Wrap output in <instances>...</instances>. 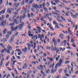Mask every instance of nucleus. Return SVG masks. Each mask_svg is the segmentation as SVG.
Listing matches in <instances>:
<instances>
[{
    "label": "nucleus",
    "mask_w": 78,
    "mask_h": 78,
    "mask_svg": "<svg viewBox=\"0 0 78 78\" xmlns=\"http://www.w3.org/2000/svg\"><path fill=\"white\" fill-rule=\"evenodd\" d=\"M6 20H5L4 21H2L1 23V25L3 27H5V26L6 25Z\"/></svg>",
    "instance_id": "f257e3e1"
},
{
    "label": "nucleus",
    "mask_w": 78,
    "mask_h": 78,
    "mask_svg": "<svg viewBox=\"0 0 78 78\" xmlns=\"http://www.w3.org/2000/svg\"><path fill=\"white\" fill-rule=\"evenodd\" d=\"M15 24L14 23H11L10 24V26H12L11 27V28L12 30V31H14V27L13 26Z\"/></svg>",
    "instance_id": "f03ea898"
},
{
    "label": "nucleus",
    "mask_w": 78,
    "mask_h": 78,
    "mask_svg": "<svg viewBox=\"0 0 78 78\" xmlns=\"http://www.w3.org/2000/svg\"><path fill=\"white\" fill-rule=\"evenodd\" d=\"M32 7H33V8H36L37 9L38 8H39V7L37 5V4L35 3H33L32 4Z\"/></svg>",
    "instance_id": "7ed1b4c3"
},
{
    "label": "nucleus",
    "mask_w": 78,
    "mask_h": 78,
    "mask_svg": "<svg viewBox=\"0 0 78 78\" xmlns=\"http://www.w3.org/2000/svg\"><path fill=\"white\" fill-rule=\"evenodd\" d=\"M27 50H28V48L27 47H25L24 49L23 48L22 49V51L24 53H25L27 51Z\"/></svg>",
    "instance_id": "20e7f679"
},
{
    "label": "nucleus",
    "mask_w": 78,
    "mask_h": 78,
    "mask_svg": "<svg viewBox=\"0 0 78 78\" xmlns=\"http://www.w3.org/2000/svg\"><path fill=\"white\" fill-rule=\"evenodd\" d=\"M29 44V43H27V45H28L27 48H28V50H30V49H31V44Z\"/></svg>",
    "instance_id": "39448f33"
},
{
    "label": "nucleus",
    "mask_w": 78,
    "mask_h": 78,
    "mask_svg": "<svg viewBox=\"0 0 78 78\" xmlns=\"http://www.w3.org/2000/svg\"><path fill=\"white\" fill-rule=\"evenodd\" d=\"M14 37H15V35H14L11 38V39L10 40V42L12 43L13 41V40L14 39Z\"/></svg>",
    "instance_id": "423d86ee"
},
{
    "label": "nucleus",
    "mask_w": 78,
    "mask_h": 78,
    "mask_svg": "<svg viewBox=\"0 0 78 78\" xmlns=\"http://www.w3.org/2000/svg\"><path fill=\"white\" fill-rule=\"evenodd\" d=\"M24 25V23L23 22H21V24L19 26L20 29H21L22 27H23V26Z\"/></svg>",
    "instance_id": "0eeeda50"
},
{
    "label": "nucleus",
    "mask_w": 78,
    "mask_h": 78,
    "mask_svg": "<svg viewBox=\"0 0 78 78\" xmlns=\"http://www.w3.org/2000/svg\"><path fill=\"white\" fill-rule=\"evenodd\" d=\"M14 22L15 23H16V24H19V20H18L17 21V19H14Z\"/></svg>",
    "instance_id": "6e6552de"
},
{
    "label": "nucleus",
    "mask_w": 78,
    "mask_h": 78,
    "mask_svg": "<svg viewBox=\"0 0 78 78\" xmlns=\"http://www.w3.org/2000/svg\"><path fill=\"white\" fill-rule=\"evenodd\" d=\"M22 12H23V13H25V12H26V13H28V12H29V11L27 9H25L23 10Z\"/></svg>",
    "instance_id": "1a4fd4ad"
},
{
    "label": "nucleus",
    "mask_w": 78,
    "mask_h": 78,
    "mask_svg": "<svg viewBox=\"0 0 78 78\" xmlns=\"http://www.w3.org/2000/svg\"><path fill=\"white\" fill-rule=\"evenodd\" d=\"M37 28L38 29V31L39 32L38 33H41V28L40 27H37Z\"/></svg>",
    "instance_id": "9d476101"
},
{
    "label": "nucleus",
    "mask_w": 78,
    "mask_h": 78,
    "mask_svg": "<svg viewBox=\"0 0 78 78\" xmlns=\"http://www.w3.org/2000/svg\"><path fill=\"white\" fill-rule=\"evenodd\" d=\"M6 11V8H5L3 10H2L0 12L2 15V14H4L5 12V11Z\"/></svg>",
    "instance_id": "9b49d317"
},
{
    "label": "nucleus",
    "mask_w": 78,
    "mask_h": 78,
    "mask_svg": "<svg viewBox=\"0 0 78 78\" xmlns=\"http://www.w3.org/2000/svg\"><path fill=\"white\" fill-rule=\"evenodd\" d=\"M47 58L48 59H49L50 61L52 62V61H53V58L48 57H47Z\"/></svg>",
    "instance_id": "f8f14e48"
},
{
    "label": "nucleus",
    "mask_w": 78,
    "mask_h": 78,
    "mask_svg": "<svg viewBox=\"0 0 78 78\" xmlns=\"http://www.w3.org/2000/svg\"><path fill=\"white\" fill-rule=\"evenodd\" d=\"M6 50V48H4V49H3L1 51V52L2 53H4V51H5Z\"/></svg>",
    "instance_id": "ddd939ff"
},
{
    "label": "nucleus",
    "mask_w": 78,
    "mask_h": 78,
    "mask_svg": "<svg viewBox=\"0 0 78 78\" xmlns=\"http://www.w3.org/2000/svg\"><path fill=\"white\" fill-rule=\"evenodd\" d=\"M11 12L12 11L11 10V8H9L7 10V12H9V13L11 14Z\"/></svg>",
    "instance_id": "4468645a"
},
{
    "label": "nucleus",
    "mask_w": 78,
    "mask_h": 78,
    "mask_svg": "<svg viewBox=\"0 0 78 78\" xmlns=\"http://www.w3.org/2000/svg\"><path fill=\"white\" fill-rule=\"evenodd\" d=\"M73 63L75 65L76 64V62H72L71 64V66L72 67H73Z\"/></svg>",
    "instance_id": "2eb2a0df"
},
{
    "label": "nucleus",
    "mask_w": 78,
    "mask_h": 78,
    "mask_svg": "<svg viewBox=\"0 0 78 78\" xmlns=\"http://www.w3.org/2000/svg\"><path fill=\"white\" fill-rule=\"evenodd\" d=\"M60 57V55H58L57 57H56L55 60L56 61H58V60H59V58Z\"/></svg>",
    "instance_id": "dca6fc26"
},
{
    "label": "nucleus",
    "mask_w": 78,
    "mask_h": 78,
    "mask_svg": "<svg viewBox=\"0 0 78 78\" xmlns=\"http://www.w3.org/2000/svg\"><path fill=\"white\" fill-rule=\"evenodd\" d=\"M50 69H48L46 70V71H45V73L47 74H48V73L49 72H50Z\"/></svg>",
    "instance_id": "f3484780"
},
{
    "label": "nucleus",
    "mask_w": 78,
    "mask_h": 78,
    "mask_svg": "<svg viewBox=\"0 0 78 78\" xmlns=\"http://www.w3.org/2000/svg\"><path fill=\"white\" fill-rule=\"evenodd\" d=\"M6 31H7V30H6V29H4V31H3V34H5V33H6Z\"/></svg>",
    "instance_id": "a211bd4d"
},
{
    "label": "nucleus",
    "mask_w": 78,
    "mask_h": 78,
    "mask_svg": "<svg viewBox=\"0 0 78 78\" xmlns=\"http://www.w3.org/2000/svg\"><path fill=\"white\" fill-rule=\"evenodd\" d=\"M34 2V0H30L29 2V4H32V3H33Z\"/></svg>",
    "instance_id": "6ab92c4d"
},
{
    "label": "nucleus",
    "mask_w": 78,
    "mask_h": 78,
    "mask_svg": "<svg viewBox=\"0 0 78 78\" xmlns=\"http://www.w3.org/2000/svg\"><path fill=\"white\" fill-rule=\"evenodd\" d=\"M55 26V29H58V28H59V27H58V24H56Z\"/></svg>",
    "instance_id": "aec40b11"
},
{
    "label": "nucleus",
    "mask_w": 78,
    "mask_h": 78,
    "mask_svg": "<svg viewBox=\"0 0 78 78\" xmlns=\"http://www.w3.org/2000/svg\"><path fill=\"white\" fill-rule=\"evenodd\" d=\"M53 25H57L58 24V23H57V22H56L55 20L54 21H53Z\"/></svg>",
    "instance_id": "412c9836"
},
{
    "label": "nucleus",
    "mask_w": 78,
    "mask_h": 78,
    "mask_svg": "<svg viewBox=\"0 0 78 78\" xmlns=\"http://www.w3.org/2000/svg\"><path fill=\"white\" fill-rule=\"evenodd\" d=\"M60 17L61 18L62 20H63V21H66V20L63 17H62V16H60Z\"/></svg>",
    "instance_id": "4be33fe9"
},
{
    "label": "nucleus",
    "mask_w": 78,
    "mask_h": 78,
    "mask_svg": "<svg viewBox=\"0 0 78 78\" xmlns=\"http://www.w3.org/2000/svg\"><path fill=\"white\" fill-rule=\"evenodd\" d=\"M63 62V61L62 59H60L59 60V63L62 64Z\"/></svg>",
    "instance_id": "5701e85b"
},
{
    "label": "nucleus",
    "mask_w": 78,
    "mask_h": 78,
    "mask_svg": "<svg viewBox=\"0 0 78 78\" xmlns=\"http://www.w3.org/2000/svg\"><path fill=\"white\" fill-rule=\"evenodd\" d=\"M26 17V15H25V14H24L23 16H22V18H23V19H24V18H25Z\"/></svg>",
    "instance_id": "b1692460"
},
{
    "label": "nucleus",
    "mask_w": 78,
    "mask_h": 78,
    "mask_svg": "<svg viewBox=\"0 0 78 78\" xmlns=\"http://www.w3.org/2000/svg\"><path fill=\"white\" fill-rule=\"evenodd\" d=\"M9 35H11L12 34V31H9L7 33Z\"/></svg>",
    "instance_id": "393cba45"
},
{
    "label": "nucleus",
    "mask_w": 78,
    "mask_h": 78,
    "mask_svg": "<svg viewBox=\"0 0 78 78\" xmlns=\"http://www.w3.org/2000/svg\"><path fill=\"white\" fill-rule=\"evenodd\" d=\"M22 16H20V23H21L22 22Z\"/></svg>",
    "instance_id": "a878e982"
},
{
    "label": "nucleus",
    "mask_w": 78,
    "mask_h": 78,
    "mask_svg": "<svg viewBox=\"0 0 78 78\" xmlns=\"http://www.w3.org/2000/svg\"><path fill=\"white\" fill-rule=\"evenodd\" d=\"M57 64L58 66V67H60L61 65H62L61 64V63H60L59 62H58Z\"/></svg>",
    "instance_id": "bb28decb"
},
{
    "label": "nucleus",
    "mask_w": 78,
    "mask_h": 78,
    "mask_svg": "<svg viewBox=\"0 0 78 78\" xmlns=\"http://www.w3.org/2000/svg\"><path fill=\"white\" fill-rule=\"evenodd\" d=\"M12 48L11 46L9 47L8 49H9L10 51H11V50H12Z\"/></svg>",
    "instance_id": "cd10ccee"
},
{
    "label": "nucleus",
    "mask_w": 78,
    "mask_h": 78,
    "mask_svg": "<svg viewBox=\"0 0 78 78\" xmlns=\"http://www.w3.org/2000/svg\"><path fill=\"white\" fill-rule=\"evenodd\" d=\"M0 45H1V46H2V47H3V48H5V45H4V44H3L2 43H1L0 44Z\"/></svg>",
    "instance_id": "c85d7f7f"
},
{
    "label": "nucleus",
    "mask_w": 78,
    "mask_h": 78,
    "mask_svg": "<svg viewBox=\"0 0 78 78\" xmlns=\"http://www.w3.org/2000/svg\"><path fill=\"white\" fill-rule=\"evenodd\" d=\"M55 73V71H54L53 69H52L51 71V73Z\"/></svg>",
    "instance_id": "c756f323"
},
{
    "label": "nucleus",
    "mask_w": 78,
    "mask_h": 78,
    "mask_svg": "<svg viewBox=\"0 0 78 78\" xmlns=\"http://www.w3.org/2000/svg\"><path fill=\"white\" fill-rule=\"evenodd\" d=\"M71 57H73V55L74 56H75V54H74V53H73V52H71Z\"/></svg>",
    "instance_id": "7c9ffc66"
},
{
    "label": "nucleus",
    "mask_w": 78,
    "mask_h": 78,
    "mask_svg": "<svg viewBox=\"0 0 78 78\" xmlns=\"http://www.w3.org/2000/svg\"><path fill=\"white\" fill-rule=\"evenodd\" d=\"M64 35L63 34H60L59 35V37H64Z\"/></svg>",
    "instance_id": "2f4dec72"
},
{
    "label": "nucleus",
    "mask_w": 78,
    "mask_h": 78,
    "mask_svg": "<svg viewBox=\"0 0 78 78\" xmlns=\"http://www.w3.org/2000/svg\"><path fill=\"white\" fill-rule=\"evenodd\" d=\"M37 71V69H35V70H33V72L34 73H36V72Z\"/></svg>",
    "instance_id": "473e14b6"
},
{
    "label": "nucleus",
    "mask_w": 78,
    "mask_h": 78,
    "mask_svg": "<svg viewBox=\"0 0 78 78\" xmlns=\"http://www.w3.org/2000/svg\"><path fill=\"white\" fill-rule=\"evenodd\" d=\"M25 4V2H24V0H23V1H22L21 3V4L22 5H23Z\"/></svg>",
    "instance_id": "72a5a7b5"
},
{
    "label": "nucleus",
    "mask_w": 78,
    "mask_h": 78,
    "mask_svg": "<svg viewBox=\"0 0 78 78\" xmlns=\"http://www.w3.org/2000/svg\"><path fill=\"white\" fill-rule=\"evenodd\" d=\"M62 2H63V3H66L67 4H68V2L66 1H65V0H62Z\"/></svg>",
    "instance_id": "f704fd0d"
},
{
    "label": "nucleus",
    "mask_w": 78,
    "mask_h": 78,
    "mask_svg": "<svg viewBox=\"0 0 78 78\" xmlns=\"http://www.w3.org/2000/svg\"><path fill=\"white\" fill-rule=\"evenodd\" d=\"M19 28V26H16V27H14V30H17L18 28Z\"/></svg>",
    "instance_id": "c9c22d12"
},
{
    "label": "nucleus",
    "mask_w": 78,
    "mask_h": 78,
    "mask_svg": "<svg viewBox=\"0 0 78 78\" xmlns=\"http://www.w3.org/2000/svg\"><path fill=\"white\" fill-rule=\"evenodd\" d=\"M20 51L21 50L19 48H17L15 50V51Z\"/></svg>",
    "instance_id": "e433bc0d"
},
{
    "label": "nucleus",
    "mask_w": 78,
    "mask_h": 78,
    "mask_svg": "<svg viewBox=\"0 0 78 78\" xmlns=\"http://www.w3.org/2000/svg\"><path fill=\"white\" fill-rule=\"evenodd\" d=\"M11 73L12 74V75L13 78H14V76H15V75H14V73L12 72H11Z\"/></svg>",
    "instance_id": "4c0bfd02"
},
{
    "label": "nucleus",
    "mask_w": 78,
    "mask_h": 78,
    "mask_svg": "<svg viewBox=\"0 0 78 78\" xmlns=\"http://www.w3.org/2000/svg\"><path fill=\"white\" fill-rule=\"evenodd\" d=\"M42 4L39 5L38 6V8H42Z\"/></svg>",
    "instance_id": "58836bf2"
},
{
    "label": "nucleus",
    "mask_w": 78,
    "mask_h": 78,
    "mask_svg": "<svg viewBox=\"0 0 78 78\" xmlns=\"http://www.w3.org/2000/svg\"><path fill=\"white\" fill-rule=\"evenodd\" d=\"M54 45L55 46H56V45H57V41H55L54 42Z\"/></svg>",
    "instance_id": "ea45409f"
},
{
    "label": "nucleus",
    "mask_w": 78,
    "mask_h": 78,
    "mask_svg": "<svg viewBox=\"0 0 78 78\" xmlns=\"http://www.w3.org/2000/svg\"><path fill=\"white\" fill-rule=\"evenodd\" d=\"M31 31H29V32H28V35L29 36H30V34H31Z\"/></svg>",
    "instance_id": "a19ab883"
},
{
    "label": "nucleus",
    "mask_w": 78,
    "mask_h": 78,
    "mask_svg": "<svg viewBox=\"0 0 78 78\" xmlns=\"http://www.w3.org/2000/svg\"><path fill=\"white\" fill-rule=\"evenodd\" d=\"M31 25L30 23L28 25V28L29 29H31V27H30V25Z\"/></svg>",
    "instance_id": "79ce46f5"
},
{
    "label": "nucleus",
    "mask_w": 78,
    "mask_h": 78,
    "mask_svg": "<svg viewBox=\"0 0 78 78\" xmlns=\"http://www.w3.org/2000/svg\"><path fill=\"white\" fill-rule=\"evenodd\" d=\"M9 65V62H8L5 65V66L7 67V66H8Z\"/></svg>",
    "instance_id": "37998d69"
},
{
    "label": "nucleus",
    "mask_w": 78,
    "mask_h": 78,
    "mask_svg": "<svg viewBox=\"0 0 78 78\" xmlns=\"http://www.w3.org/2000/svg\"><path fill=\"white\" fill-rule=\"evenodd\" d=\"M3 3V1L2 0H0V5H1Z\"/></svg>",
    "instance_id": "c03bdc74"
},
{
    "label": "nucleus",
    "mask_w": 78,
    "mask_h": 78,
    "mask_svg": "<svg viewBox=\"0 0 78 78\" xmlns=\"http://www.w3.org/2000/svg\"><path fill=\"white\" fill-rule=\"evenodd\" d=\"M43 7V8L45 7V2H44L42 3Z\"/></svg>",
    "instance_id": "a18cd8bd"
},
{
    "label": "nucleus",
    "mask_w": 78,
    "mask_h": 78,
    "mask_svg": "<svg viewBox=\"0 0 78 78\" xmlns=\"http://www.w3.org/2000/svg\"><path fill=\"white\" fill-rule=\"evenodd\" d=\"M29 0H25V3H26L27 4V3H28Z\"/></svg>",
    "instance_id": "49530a36"
},
{
    "label": "nucleus",
    "mask_w": 78,
    "mask_h": 78,
    "mask_svg": "<svg viewBox=\"0 0 78 78\" xmlns=\"http://www.w3.org/2000/svg\"><path fill=\"white\" fill-rule=\"evenodd\" d=\"M72 17H73V18H74V19H75L76 18V16L75 15H73Z\"/></svg>",
    "instance_id": "de8ad7c7"
},
{
    "label": "nucleus",
    "mask_w": 78,
    "mask_h": 78,
    "mask_svg": "<svg viewBox=\"0 0 78 78\" xmlns=\"http://www.w3.org/2000/svg\"><path fill=\"white\" fill-rule=\"evenodd\" d=\"M17 62V61L16 60H15L13 61V66H14L15 65V62Z\"/></svg>",
    "instance_id": "09e8293b"
},
{
    "label": "nucleus",
    "mask_w": 78,
    "mask_h": 78,
    "mask_svg": "<svg viewBox=\"0 0 78 78\" xmlns=\"http://www.w3.org/2000/svg\"><path fill=\"white\" fill-rule=\"evenodd\" d=\"M68 49H73V48L71 47H68L67 48Z\"/></svg>",
    "instance_id": "8fccbe9b"
},
{
    "label": "nucleus",
    "mask_w": 78,
    "mask_h": 78,
    "mask_svg": "<svg viewBox=\"0 0 78 78\" xmlns=\"http://www.w3.org/2000/svg\"><path fill=\"white\" fill-rule=\"evenodd\" d=\"M65 8L66 9H67V11H69V9H70V8H67V7H65Z\"/></svg>",
    "instance_id": "3c124183"
},
{
    "label": "nucleus",
    "mask_w": 78,
    "mask_h": 78,
    "mask_svg": "<svg viewBox=\"0 0 78 78\" xmlns=\"http://www.w3.org/2000/svg\"><path fill=\"white\" fill-rule=\"evenodd\" d=\"M1 42H4L5 41V38H2L1 40Z\"/></svg>",
    "instance_id": "603ef678"
},
{
    "label": "nucleus",
    "mask_w": 78,
    "mask_h": 78,
    "mask_svg": "<svg viewBox=\"0 0 78 78\" xmlns=\"http://www.w3.org/2000/svg\"><path fill=\"white\" fill-rule=\"evenodd\" d=\"M47 50H48V49L50 50V49H51L50 47L47 46Z\"/></svg>",
    "instance_id": "864d4df0"
},
{
    "label": "nucleus",
    "mask_w": 78,
    "mask_h": 78,
    "mask_svg": "<svg viewBox=\"0 0 78 78\" xmlns=\"http://www.w3.org/2000/svg\"><path fill=\"white\" fill-rule=\"evenodd\" d=\"M24 66H25V69H26L27 67V64L25 63L24 64Z\"/></svg>",
    "instance_id": "5fc2aeb1"
},
{
    "label": "nucleus",
    "mask_w": 78,
    "mask_h": 78,
    "mask_svg": "<svg viewBox=\"0 0 78 78\" xmlns=\"http://www.w3.org/2000/svg\"><path fill=\"white\" fill-rule=\"evenodd\" d=\"M50 64H51V62H50V61L48 62L47 63L48 66H49V65H50Z\"/></svg>",
    "instance_id": "6e6d98bb"
},
{
    "label": "nucleus",
    "mask_w": 78,
    "mask_h": 78,
    "mask_svg": "<svg viewBox=\"0 0 78 78\" xmlns=\"http://www.w3.org/2000/svg\"><path fill=\"white\" fill-rule=\"evenodd\" d=\"M62 69H60L59 70V73H61V72H62Z\"/></svg>",
    "instance_id": "4d7b16f0"
},
{
    "label": "nucleus",
    "mask_w": 78,
    "mask_h": 78,
    "mask_svg": "<svg viewBox=\"0 0 78 78\" xmlns=\"http://www.w3.org/2000/svg\"><path fill=\"white\" fill-rule=\"evenodd\" d=\"M69 62H70L69 61H66L65 62V63L66 64H68V63H69Z\"/></svg>",
    "instance_id": "13d9d810"
},
{
    "label": "nucleus",
    "mask_w": 78,
    "mask_h": 78,
    "mask_svg": "<svg viewBox=\"0 0 78 78\" xmlns=\"http://www.w3.org/2000/svg\"><path fill=\"white\" fill-rule=\"evenodd\" d=\"M51 50H53V49H54V47L53 46H51Z\"/></svg>",
    "instance_id": "bf43d9fd"
},
{
    "label": "nucleus",
    "mask_w": 78,
    "mask_h": 78,
    "mask_svg": "<svg viewBox=\"0 0 78 78\" xmlns=\"http://www.w3.org/2000/svg\"><path fill=\"white\" fill-rule=\"evenodd\" d=\"M6 51L8 53H10V51H9V49H7Z\"/></svg>",
    "instance_id": "052dcab7"
},
{
    "label": "nucleus",
    "mask_w": 78,
    "mask_h": 78,
    "mask_svg": "<svg viewBox=\"0 0 78 78\" xmlns=\"http://www.w3.org/2000/svg\"><path fill=\"white\" fill-rule=\"evenodd\" d=\"M44 9L45 11H47V9H47V8L46 7H44Z\"/></svg>",
    "instance_id": "680f3d73"
},
{
    "label": "nucleus",
    "mask_w": 78,
    "mask_h": 78,
    "mask_svg": "<svg viewBox=\"0 0 78 78\" xmlns=\"http://www.w3.org/2000/svg\"><path fill=\"white\" fill-rule=\"evenodd\" d=\"M65 15L66 16H69V14L67 12L66 13Z\"/></svg>",
    "instance_id": "e2e57ef3"
},
{
    "label": "nucleus",
    "mask_w": 78,
    "mask_h": 78,
    "mask_svg": "<svg viewBox=\"0 0 78 78\" xmlns=\"http://www.w3.org/2000/svg\"><path fill=\"white\" fill-rule=\"evenodd\" d=\"M33 13H31L30 17H33Z\"/></svg>",
    "instance_id": "0e129e2a"
},
{
    "label": "nucleus",
    "mask_w": 78,
    "mask_h": 78,
    "mask_svg": "<svg viewBox=\"0 0 78 78\" xmlns=\"http://www.w3.org/2000/svg\"><path fill=\"white\" fill-rule=\"evenodd\" d=\"M31 10L33 12H34V8H32Z\"/></svg>",
    "instance_id": "69168bd1"
},
{
    "label": "nucleus",
    "mask_w": 78,
    "mask_h": 78,
    "mask_svg": "<svg viewBox=\"0 0 78 78\" xmlns=\"http://www.w3.org/2000/svg\"><path fill=\"white\" fill-rule=\"evenodd\" d=\"M56 9H57L56 7L55 6H54V10H55V11H56Z\"/></svg>",
    "instance_id": "338daca9"
},
{
    "label": "nucleus",
    "mask_w": 78,
    "mask_h": 78,
    "mask_svg": "<svg viewBox=\"0 0 78 78\" xmlns=\"http://www.w3.org/2000/svg\"><path fill=\"white\" fill-rule=\"evenodd\" d=\"M47 6H50V3L49 2H47Z\"/></svg>",
    "instance_id": "774afa93"
}]
</instances>
